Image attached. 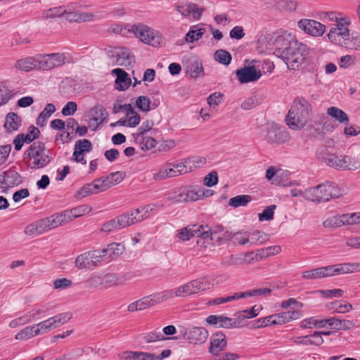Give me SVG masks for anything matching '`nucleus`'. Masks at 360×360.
<instances>
[{"label":"nucleus","mask_w":360,"mask_h":360,"mask_svg":"<svg viewBox=\"0 0 360 360\" xmlns=\"http://www.w3.org/2000/svg\"><path fill=\"white\" fill-rule=\"evenodd\" d=\"M236 75L240 84H247L257 81L262 77V72L255 65H251L237 70Z\"/></svg>","instance_id":"15"},{"label":"nucleus","mask_w":360,"mask_h":360,"mask_svg":"<svg viewBox=\"0 0 360 360\" xmlns=\"http://www.w3.org/2000/svg\"><path fill=\"white\" fill-rule=\"evenodd\" d=\"M299 317V312L296 310H289L287 311L274 314V321L275 324L282 325Z\"/></svg>","instance_id":"32"},{"label":"nucleus","mask_w":360,"mask_h":360,"mask_svg":"<svg viewBox=\"0 0 360 360\" xmlns=\"http://www.w3.org/2000/svg\"><path fill=\"white\" fill-rule=\"evenodd\" d=\"M22 181L21 175L15 169H10L0 174V188L3 192L9 188L19 186Z\"/></svg>","instance_id":"13"},{"label":"nucleus","mask_w":360,"mask_h":360,"mask_svg":"<svg viewBox=\"0 0 360 360\" xmlns=\"http://www.w3.org/2000/svg\"><path fill=\"white\" fill-rule=\"evenodd\" d=\"M183 336L191 344L200 345L207 340L208 331L203 327H191L185 330Z\"/></svg>","instance_id":"16"},{"label":"nucleus","mask_w":360,"mask_h":360,"mask_svg":"<svg viewBox=\"0 0 360 360\" xmlns=\"http://www.w3.org/2000/svg\"><path fill=\"white\" fill-rule=\"evenodd\" d=\"M51 225L53 229L60 226L71 221L68 210H65L60 213L53 214L49 217Z\"/></svg>","instance_id":"33"},{"label":"nucleus","mask_w":360,"mask_h":360,"mask_svg":"<svg viewBox=\"0 0 360 360\" xmlns=\"http://www.w3.org/2000/svg\"><path fill=\"white\" fill-rule=\"evenodd\" d=\"M150 100L145 96H141L137 98L136 101V107L143 112L150 110Z\"/></svg>","instance_id":"64"},{"label":"nucleus","mask_w":360,"mask_h":360,"mask_svg":"<svg viewBox=\"0 0 360 360\" xmlns=\"http://www.w3.org/2000/svg\"><path fill=\"white\" fill-rule=\"evenodd\" d=\"M254 256L255 252L253 251L248 252L245 254L232 255L229 258L228 264L230 266L249 264L254 262Z\"/></svg>","instance_id":"25"},{"label":"nucleus","mask_w":360,"mask_h":360,"mask_svg":"<svg viewBox=\"0 0 360 360\" xmlns=\"http://www.w3.org/2000/svg\"><path fill=\"white\" fill-rule=\"evenodd\" d=\"M108 56L114 65L128 68L134 62V56L124 47H115L108 51Z\"/></svg>","instance_id":"9"},{"label":"nucleus","mask_w":360,"mask_h":360,"mask_svg":"<svg viewBox=\"0 0 360 360\" xmlns=\"http://www.w3.org/2000/svg\"><path fill=\"white\" fill-rule=\"evenodd\" d=\"M327 326V319H319L316 316H312L304 319L301 323V327L304 328H324Z\"/></svg>","instance_id":"38"},{"label":"nucleus","mask_w":360,"mask_h":360,"mask_svg":"<svg viewBox=\"0 0 360 360\" xmlns=\"http://www.w3.org/2000/svg\"><path fill=\"white\" fill-rule=\"evenodd\" d=\"M155 305L176 297V288L151 294Z\"/></svg>","instance_id":"48"},{"label":"nucleus","mask_w":360,"mask_h":360,"mask_svg":"<svg viewBox=\"0 0 360 360\" xmlns=\"http://www.w3.org/2000/svg\"><path fill=\"white\" fill-rule=\"evenodd\" d=\"M250 243L251 245H262L269 240V236L262 231L249 232Z\"/></svg>","instance_id":"46"},{"label":"nucleus","mask_w":360,"mask_h":360,"mask_svg":"<svg viewBox=\"0 0 360 360\" xmlns=\"http://www.w3.org/2000/svg\"><path fill=\"white\" fill-rule=\"evenodd\" d=\"M350 24L351 20L349 17L345 16L340 19L338 21V24H335L327 34L328 40L331 43L342 47L350 34L349 29Z\"/></svg>","instance_id":"8"},{"label":"nucleus","mask_w":360,"mask_h":360,"mask_svg":"<svg viewBox=\"0 0 360 360\" xmlns=\"http://www.w3.org/2000/svg\"><path fill=\"white\" fill-rule=\"evenodd\" d=\"M24 161L31 169L45 167L51 162L47 154L44 143L40 141L34 142L24 153Z\"/></svg>","instance_id":"5"},{"label":"nucleus","mask_w":360,"mask_h":360,"mask_svg":"<svg viewBox=\"0 0 360 360\" xmlns=\"http://www.w3.org/2000/svg\"><path fill=\"white\" fill-rule=\"evenodd\" d=\"M84 284L87 288H103L102 276L94 275L85 281Z\"/></svg>","instance_id":"63"},{"label":"nucleus","mask_w":360,"mask_h":360,"mask_svg":"<svg viewBox=\"0 0 360 360\" xmlns=\"http://www.w3.org/2000/svg\"><path fill=\"white\" fill-rule=\"evenodd\" d=\"M297 26L304 33L315 37L322 36L326 31L325 25L311 19H301Z\"/></svg>","instance_id":"12"},{"label":"nucleus","mask_w":360,"mask_h":360,"mask_svg":"<svg viewBox=\"0 0 360 360\" xmlns=\"http://www.w3.org/2000/svg\"><path fill=\"white\" fill-rule=\"evenodd\" d=\"M90 259L89 251L80 254L75 259V266L79 269H91Z\"/></svg>","instance_id":"49"},{"label":"nucleus","mask_w":360,"mask_h":360,"mask_svg":"<svg viewBox=\"0 0 360 360\" xmlns=\"http://www.w3.org/2000/svg\"><path fill=\"white\" fill-rule=\"evenodd\" d=\"M205 32L203 27H197L193 26L190 29L185 36V41L187 43H193L200 39Z\"/></svg>","instance_id":"47"},{"label":"nucleus","mask_w":360,"mask_h":360,"mask_svg":"<svg viewBox=\"0 0 360 360\" xmlns=\"http://www.w3.org/2000/svg\"><path fill=\"white\" fill-rule=\"evenodd\" d=\"M214 58L219 63L225 65H229L232 59L231 53L223 49H219L215 51Z\"/></svg>","instance_id":"56"},{"label":"nucleus","mask_w":360,"mask_h":360,"mask_svg":"<svg viewBox=\"0 0 360 360\" xmlns=\"http://www.w3.org/2000/svg\"><path fill=\"white\" fill-rule=\"evenodd\" d=\"M98 193H101L99 186H98L96 180L94 179L90 184H87L80 188L76 193V197L78 198H83Z\"/></svg>","instance_id":"31"},{"label":"nucleus","mask_w":360,"mask_h":360,"mask_svg":"<svg viewBox=\"0 0 360 360\" xmlns=\"http://www.w3.org/2000/svg\"><path fill=\"white\" fill-rule=\"evenodd\" d=\"M124 179V175L122 172H113L105 177L96 179V182L99 186L101 192H103L109 188L120 184Z\"/></svg>","instance_id":"18"},{"label":"nucleus","mask_w":360,"mask_h":360,"mask_svg":"<svg viewBox=\"0 0 360 360\" xmlns=\"http://www.w3.org/2000/svg\"><path fill=\"white\" fill-rule=\"evenodd\" d=\"M276 208V206L275 205L266 207L262 213L258 214L259 220L260 221L272 220Z\"/></svg>","instance_id":"62"},{"label":"nucleus","mask_w":360,"mask_h":360,"mask_svg":"<svg viewBox=\"0 0 360 360\" xmlns=\"http://www.w3.org/2000/svg\"><path fill=\"white\" fill-rule=\"evenodd\" d=\"M342 161V169L341 171L344 170H356L360 167V161L352 156L342 155L341 157Z\"/></svg>","instance_id":"41"},{"label":"nucleus","mask_w":360,"mask_h":360,"mask_svg":"<svg viewBox=\"0 0 360 360\" xmlns=\"http://www.w3.org/2000/svg\"><path fill=\"white\" fill-rule=\"evenodd\" d=\"M226 346V335L221 332H217L210 338L209 352L214 356H218L225 349Z\"/></svg>","instance_id":"20"},{"label":"nucleus","mask_w":360,"mask_h":360,"mask_svg":"<svg viewBox=\"0 0 360 360\" xmlns=\"http://www.w3.org/2000/svg\"><path fill=\"white\" fill-rule=\"evenodd\" d=\"M128 32L133 34L141 42L153 47L160 46L165 42L163 35L158 30L141 22L129 26Z\"/></svg>","instance_id":"6"},{"label":"nucleus","mask_w":360,"mask_h":360,"mask_svg":"<svg viewBox=\"0 0 360 360\" xmlns=\"http://www.w3.org/2000/svg\"><path fill=\"white\" fill-rule=\"evenodd\" d=\"M323 278L360 271V263H345L321 267Z\"/></svg>","instance_id":"10"},{"label":"nucleus","mask_w":360,"mask_h":360,"mask_svg":"<svg viewBox=\"0 0 360 360\" xmlns=\"http://www.w3.org/2000/svg\"><path fill=\"white\" fill-rule=\"evenodd\" d=\"M35 331L36 329L34 325L25 327L15 335V338L18 340L30 339L37 335V334L35 333Z\"/></svg>","instance_id":"55"},{"label":"nucleus","mask_w":360,"mask_h":360,"mask_svg":"<svg viewBox=\"0 0 360 360\" xmlns=\"http://www.w3.org/2000/svg\"><path fill=\"white\" fill-rule=\"evenodd\" d=\"M93 146L91 142L88 139H80L76 141L74 148L73 158L77 162H81L83 165L86 164L84 154L89 153L92 150Z\"/></svg>","instance_id":"17"},{"label":"nucleus","mask_w":360,"mask_h":360,"mask_svg":"<svg viewBox=\"0 0 360 360\" xmlns=\"http://www.w3.org/2000/svg\"><path fill=\"white\" fill-rule=\"evenodd\" d=\"M327 326L330 328L336 330H346L355 327L353 321L347 319H339L335 317L327 319Z\"/></svg>","instance_id":"26"},{"label":"nucleus","mask_w":360,"mask_h":360,"mask_svg":"<svg viewBox=\"0 0 360 360\" xmlns=\"http://www.w3.org/2000/svg\"><path fill=\"white\" fill-rule=\"evenodd\" d=\"M20 123L21 120L17 114L9 112L6 117L4 127L9 131H16L20 126Z\"/></svg>","instance_id":"39"},{"label":"nucleus","mask_w":360,"mask_h":360,"mask_svg":"<svg viewBox=\"0 0 360 360\" xmlns=\"http://www.w3.org/2000/svg\"><path fill=\"white\" fill-rule=\"evenodd\" d=\"M65 13L66 8L65 6H58L46 10L43 15L45 18H53L61 17L64 15Z\"/></svg>","instance_id":"57"},{"label":"nucleus","mask_w":360,"mask_h":360,"mask_svg":"<svg viewBox=\"0 0 360 360\" xmlns=\"http://www.w3.org/2000/svg\"><path fill=\"white\" fill-rule=\"evenodd\" d=\"M34 326L36 329L35 333L37 334V335L44 334L53 329L49 319L35 324Z\"/></svg>","instance_id":"61"},{"label":"nucleus","mask_w":360,"mask_h":360,"mask_svg":"<svg viewBox=\"0 0 360 360\" xmlns=\"http://www.w3.org/2000/svg\"><path fill=\"white\" fill-rule=\"evenodd\" d=\"M186 72L193 78L203 76L204 70L202 62L195 58L188 59L186 65Z\"/></svg>","instance_id":"24"},{"label":"nucleus","mask_w":360,"mask_h":360,"mask_svg":"<svg viewBox=\"0 0 360 360\" xmlns=\"http://www.w3.org/2000/svg\"><path fill=\"white\" fill-rule=\"evenodd\" d=\"M208 195V194H205L204 188H198V190H189L180 193L178 195V201H195L204 196Z\"/></svg>","instance_id":"30"},{"label":"nucleus","mask_w":360,"mask_h":360,"mask_svg":"<svg viewBox=\"0 0 360 360\" xmlns=\"http://www.w3.org/2000/svg\"><path fill=\"white\" fill-rule=\"evenodd\" d=\"M277 43L280 46L275 49L274 54L282 59L289 69H298L308 53L307 46L290 34L281 37Z\"/></svg>","instance_id":"1"},{"label":"nucleus","mask_w":360,"mask_h":360,"mask_svg":"<svg viewBox=\"0 0 360 360\" xmlns=\"http://www.w3.org/2000/svg\"><path fill=\"white\" fill-rule=\"evenodd\" d=\"M345 226H351L360 223V212L343 214Z\"/></svg>","instance_id":"60"},{"label":"nucleus","mask_w":360,"mask_h":360,"mask_svg":"<svg viewBox=\"0 0 360 360\" xmlns=\"http://www.w3.org/2000/svg\"><path fill=\"white\" fill-rule=\"evenodd\" d=\"M92 208L88 205H82L68 210L71 221L75 218L82 217L89 213Z\"/></svg>","instance_id":"53"},{"label":"nucleus","mask_w":360,"mask_h":360,"mask_svg":"<svg viewBox=\"0 0 360 360\" xmlns=\"http://www.w3.org/2000/svg\"><path fill=\"white\" fill-rule=\"evenodd\" d=\"M93 117V121L98 122L100 124L105 121L108 117V112L102 106L97 105L92 108L90 111Z\"/></svg>","instance_id":"45"},{"label":"nucleus","mask_w":360,"mask_h":360,"mask_svg":"<svg viewBox=\"0 0 360 360\" xmlns=\"http://www.w3.org/2000/svg\"><path fill=\"white\" fill-rule=\"evenodd\" d=\"M200 227L198 225H189L180 229L178 231L177 237L183 241L189 240L192 237H196V229Z\"/></svg>","instance_id":"42"},{"label":"nucleus","mask_w":360,"mask_h":360,"mask_svg":"<svg viewBox=\"0 0 360 360\" xmlns=\"http://www.w3.org/2000/svg\"><path fill=\"white\" fill-rule=\"evenodd\" d=\"M342 47L351 51H359L360 33L357 32H353L352 33H350L349 37L345 41V44H344Z\"/></svg>","instance_id":"35"},{"label":"nucleus","mask_w":360,"mask_h":360,"mask_svg":"<svg viewBox=\"0 0 360 360\" xmlns=\"http://www.w3.org/2000/svg\"><path fill=\"white\" fill-rule=\"evenodd\" d=\"M89 252L91 268L98 266L101 262L107 259V255L103 252V250L89 251Z\"/></svg>","instance_id":"54"},{"label":"nucleus","mask_w":360,"mask_h":360,"mask_svg":"<svg viewBox=\"0 0 360 360\" xmlns=\"http://www.w3.org/2000/svg\"><path fill=\"white\" fill-rule=\"evenodd\" d=\"M15 68L25 72H29L37 68L39 69V56L37 57L28 56L19 59L15 62Z\"/></svg>","instance_id":"23"},{"label":"nucleus","mask_w":360,"mask_h":360,"mask_svg":"<svg viewBox=\"0 0 360 360\" xmlns=\"http://www.w3.org/2000/svg\"><path fill=\"white\" fill-rule=\"evenodd\" d=\"M38 234L41 235L53 229L49 217L43 218L35 221Z\"/></svg>","instance_id":"58"},{"label":"nucleus","mask_w":360,"mask_h":360,"mask_svg":"<svg viewBox=\"0 0 360 360\" xmlns=\"http://www.w3.org/2000/svg\"><path fill=\"white\" fill-rule=\"evenodd\" d=\"M312 107L303 97L296 98L285 117L288 126L295 130L303 128L307 122Z\"/></svg>","instance_id":"3"},{"label":"nucleus","mask_w":360,"mask_h":360,"mask_svg":"<svg viewBox=\"0 0 360 360\" xmlns=\"http://www.w3.org/2000/svg\"><path fill=\"white\" fill-rule=\"evenodd\" d=\"M176 10L184 17L192 15L195 20H199L204 11V8L198 6L196 4L188 3L177 4Z\"/></svg>","instance_id":"19"},{"label":"nucleus","mask_w":360,"mask_h":360,"mask_svg":"<svg viewBox=\"0 0 360 360\" xmlns=\"http://www.w3.org/2000/svg\"><path fill=\"white\" fill-rule=\"evenodd\" d=\"M293 342L303 345L319 346L323 343V339L319 333H313L311 335L303 337H296L292 339Z\"/></svg>","instance_id":"27"},{"label":"nucleus","mask_w":360,"mask_h":360,"mask_svg":"<svg viewBox=\"0 0 360 360\" xmlns=\"http://www.w3.org/2000/svg\"><path fill=\"white\" fill-rule=\"evenodd\" d=\"M342 217L343 214L328 217L323 221V225L326 228H340L344 226L345 222Z\"/></svg>","instance_id":"50"},{"label":"nucleus","mask_w":360,"mask_h":360,"mask_svg":"<svg viewBox=\"0 0 360 360\" xmlns=\"http://www.w3.org/2000/svg\"><path fill=\"white\" fill-rule=\"evenodd\" d=\"M136 143H139L143 150H148L156 146V141L151 136L145 135H133Z\"/></svg>","instance_id":"37"},{"label":"nucleus","mask_w":360,"mask_h":360,"mask_svg":"<svg viewBox=\"0 0 360 360\" xmlns=\"http://www.w3.org/2000/svg\"><path fill=\"white\" fill-rule=\"evenodd\" d=\"M39 69L49 70L63 65L66 61L64 53H54L39 56Z\"/></svg>","instance_id":"11"},{"label":"nucleus","mask_w":360,"mask_h":360,"mask_svg":"<svg viewBox=\"0 0 360 360\" xmlns=\"http://www.w3.org/2000/svg\"><path fill=\"white\" fill-rule=\"evenodd\" d=\"M316 155L328 167L337 170H341L342 167L341 165V157L342 155H338L335 153H324L323 149L319 150L316 153Z\"/></svg>","instance_id":"22"},{"label":"nucleus","mask_w":360,"mask_h":360,"mask_svg":"<svg viewBox=\"0 0 360 360\" xmlns=\"http://www.w3.org/2000/svg\"><path fill=\"white\" fill-rule=\"evenodd\" d=\"M347 193V190L332 182H325L309 188V201L320 203L328 202L333 198H339Z\"/></svg>","instance_id":"4"},{"label":"nucleus","mask_w":360,"mask_h":360,"mask_svg":"<svg viewBox=\"0 0 360 360\" xmlns=\"http://www.w3.org/2000/svg\"><path fill=\"white\" fill-rule=\"evenodd\" d=\"M252 200V197L249 195H240L229 199V205L233 207L246 206Z\"/></svg>","instance_id":"52"},{"label":"nucleus","mask_w":360,"mask_h":360,"mask_svg":"<svg viewBox=\"0 0 360 360\" xmlns=\"http://www.w3.org/2000/svg\"><path fill=\"white\" fill-rule=\"evenodd\" d=\"M206 322L218 328H232L236 326V321L223 315H210L206 318Z\"/></svg>","instance_id":"21"},{"label":"nucleus","mask_w":360,"mask_h":360,"mask_svg":"<svg viewBox=\"0 0 360 360\" xmlns=\"http://www.w3.org/2000/svg\"><path fill=\"white\" fill-rule=\"evenodd\" d=\"M214 283L208 276L193 280L176 288V297H186L211 289Z\"/></svg>","instance_id":"7"},{"label":"nucleus","mask_w":360,"mask_h":360,"mask_svg":"<svg viewBox=\"0 0 360 360\" xmlns=\"http://www.w3.org/2000/svg\"><path fill=\"white\" fill-rule=\"evenodd\" d=\"M112 73L117 76L115 80L116 88L120 91H124L128 89L131 82V79L128 77V74L120 68L114 69Z\"/></svg>","instance_id":"28"},{"label":"nucleus","mask_w":360,"mask_h":360,"mask_svg":"<svg viewBox=\"0 0 360 360\" xmlns=\"http://www.w3.org/2000/svg\"><path fill=\"white\" fill-rule=\"evenodd\" d=\"M125 360H153V354L142 352H126L123 354Z\"/></svg>","instance_id":"44"},{"label":"nucleus","mask_w":360,"mask_h":360,"mask_svg":"<svg viewBox=\"0 0 360 360\" xmlns=\"http://www.w3.org/2000/svg\"><path fill=\"white\" fill-rule=\"evenodd\" d=\"M327 114L338 122L348 124L349 117L342 110L334 106L329 107L327 109Z\"/></svg>","instance_id":"36"},{"label":"nucleus","mask_w":360,"mask_h":360,"mask_svg":"<svg viewBox=\"0 0 360 360\" xmlns=\"http://www.w3.org/2000/svg\"><path fill=\"white\" fill-rule=\"evenodd\" d=\"M124 251V246L122 243H112L108 245L107 248L103 249L107 258H115L121 255Z\"/></svg>","instance_id":"40"},{"label":"nucleus","mask_w":360,"mask_h":360,"mask_svg":"<svg viewBox=\"0 0 360 360\" xmlns=\"http://www.w3.org/2000/svg\"><path fill=\"white\" fill-rule=\"evenodd\" d=\"M154 300L152 295L143 297V298L129 304L127 309L130 312L143 310L150 307L154 306Z\"/></svg>","instance_id":"29"},{"label":"nucleus","mask_w":360,"mask_h":360,"mask_svg":"<svg viewBox=\"0 0 360 360\" xmlns=\"http://www.w3.org/2000/svg\"><path fill=\"white\" fill-rule=\"evenodd\" d=\"M103 288H107L122 283V279L115 274H108L102 276Z\"/></svg>","instance_id":"51"},{"label":"nucleus","mask_w":360,"mask_h":360,"mask_svg":"<svg viewBox=\"0 0 360 360\" xmlns=\"http://www.w3.org/2000/svg\"><path fill=\"white\" fill-rule=\"evenodd\" d=\"M173 165V162H168L165 166L161 167L157 173L154 174V179L161 180L165 178L177 176L178 174Z\"/></svg>","instance_id":"34"},{"label":"nucleus","mask_w":360,"mask_h":360,"mask_svg":"<svg viewBox=\"0 0 360 360\" xmlns=\"http://www.w3.org/2000/svg\"><path fill=\"white\" fill-rule=\"evenodd\" d=\"M78 125V123L77 122L76 120H75L74 118H69L67 120L66 122H65V126L67 127V129L68 130H72L71 132H63L61 135H60V137L61 139H63V136L65 135V141H68L70 140H71L73 137L72 134H73V131H75V128L77 127Z\"/></svg>","instance_id":"59"},{"label":"nucleus","mask_w":360,"mask_h":360,"mask_svg":"<svg viewBox=\"0 0 360 360\" xmlns=\"http://www.w3.org/2000/svg\"><path fill=\"white\" fill-rule=\"evenodd\" d=\"M72 318V314L64 312L49 318L53 329L68 323Z\"/></svg>","instance_id":"43"},{"label":"nucleus","mask_w":360,"mask_h":360,"mask_svg":"<svg viewBox=\"0 0 360 360\" xmlns=\"http://www.w3.org/2000/svg\"><path fill=\"white\" fill-rule=\"evenodd\" d=\"M266 139L271 144H281L288 142L290 140V135L285 129L275 124H270L267 127Z\"/></svg>","instance_id":"14"},{"label":"nucleus","mask_w":360,"mask_h":360,"mask_svg":"<svg viewBox=\"0 0 360 360\" xmlns=\"http://www.w3.org/2000/svg\"><path fill=\"white\" fill-rule=\"evenodd\" d=\"M152 210V208L150 209L149 206H146L132 210L131 212L120 214L115 219L105 223L101 228V231L109 233L131 226L147 218L150 211Z\"/></svg>","instance_id":"2"}]
</instances>
